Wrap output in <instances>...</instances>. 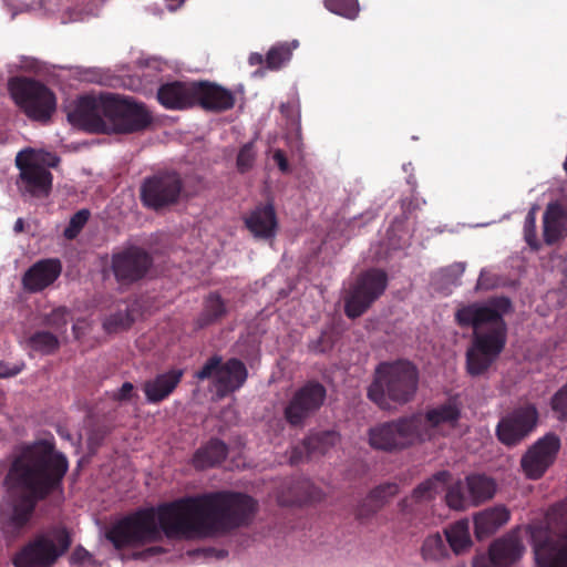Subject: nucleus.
Returning <instances> with one entry per match:
<instances>
[{
    "mask_svg": "<svg viewBox=\"0 0 567 567\" xmlns=\"http://www.w3.org/2000/svg\"><path fill=\"white\" fill-rule=\"evenodd\" d=\"M256 509V501L246 494L206 493L140 509L114 523L105 536L116 549L140 547L163 536L168 539L209 537L247 526Z\"/></svg>",
    "mask_w": 567,
    "mask_h": 567,
    "instance_id": "obj_1",
    "label": "nucleus"
},
{
    "mask_svg": "<svg viewBox=\"0 0 567 567\" xmlns=\"http://www.w3.org/2000/svg\"><path fill=\"white\" fill-rule=\"evenodd\" d=\"M69 468L64 454L48 441L22 450L13 460L6 477L10 513L7 533L13 537L30 522L37 503L55 492H62V481Z\"/></svg>",
    "mask_w": 567,
    "mask_h": 567,
    "instance_id": "obj_2",
    "label": "nucleus"
},
{
    "mask_svg": "<svg viewBox=\"0 0 567 567\" xmlns=\"http://www.w3.org/2000/svg\"><path fill=\"white\" fill-rule=\"evenodd\" d=\"M513 310L512 300L499 296L461 307L455 312L458 326L474 330L472 346L466 351V369L472 377L484 374L503 351L507 332L504 316Z\"/></svg>",
    "mask_w": 567,
    "mask_h": 567,
    "instance_id": "obj_3",
    "label": "nucleus"
},
{
    "mask_svg": "<svg viewBox=\"0 0 567 567\" xmlns=\"http://www.w3.org/2000/svg\"><path fill=\"white\" fill-rule=\"evenodd\" d=\"M419 371L405 360L381 363L368 388V398L381 410L390 411L396 405L411 402L417 391Z\"/></svg>",
    "mask_w": 567,
    "mask_h": 567,
    "instance_id": "obj_4",
    "label": "nucleus"
},
{
    "mask_svg": "<svg viewBox=\"0 0 567 567\" xmlns=\"http://www.w3.org/2000/svg\"><path fill=\"white\" fill-rule=\"evenodd\" d=\"M426 436L420 419L413 414L378 423L368 431L370 446L386 453H399L422 444Z\"/></svg>",
    "mask_w": 567,
    "mask_h": 567,
    "instance_id": "obj_5",
    "label": "nucleus"
},
{
    "mask_svg": "<svg viewBox=\"0 0 567 567\" xmlns=\"http://www.w3.org/2000/svg\"><path fill=\"white\" fill-rule=\"evenodd\" d=\"M8 89L16 104L31 120L47 122L55 111L54 93L37 80L16 76L9 80Z\"/></svg>",
    "mask_w": 567,
    "mask_h": 567,
    "instance_id": "obj_6",
    "label": "nucleus"
},
{
    "mask_svg": "<svg viewBox=\"0 0 567 567\" xmlns=\"http://www.w3.org/2000/svg\"><path fill=\"white\" fill-rule=\"evenodd\" d=\"M71 546L65 528L56 527L38 535L14 557V567H51Z\"/></svg>",
    "mask_w": 567,
    "mask_h": 567,
    "instance_id": "obj_7",
    "label": "nucleus"
},
{
    "mask_svg": "<svg viewBox=\"0 0 567 567\" xmlns=\"http://www.w3.org/2000/svg\"><path fill=\"white\" fill-rule=\"evenodd\" d=\"M388 274L379 268L360 272L349 287L344 298V312L348 318L362 316L385 291Z\"/></svg>",
    "mask_w": 567,
    "mask_h": 567,
    "instance_id": "obj_8",
    "label": "nucleus"
},
{
    "mask_svg": "<svg viewBox=\"0 0 567 567\" xmlns=\"http://www.w3.org/2000/svg\"><path fill=\"white\" fill-rule=\"evenodd\" d=\"M184 182L176 171H158L143 179L140 198L144 207L161 212L179 202Z\"/></svg>",
    "mask_w": 567,
    "mask_h": 567,
    "instance_id": "obj_9",
    "label": "nucleus"
},
{
    "mask_svg": "<svg viewBox=\"0 0 567 567\" xmlns=\"http://www.w3.org/2000/svg\"><path fill=\"white\" fill-rule=\"evenodd\" d=\"M19 169L17 186L23 198H47L52 190L53 176L44 165L37 159L33 148H24L16 156Z\"/></svg>",
    "mask_w": 567,
    "mask_h": 567,
    "instance_id": "obj_10",
    "label": "nucleus"
},
{
    "mask_svg": "<svg viewBox=\"0 0 567 567\" xmlns=\"http://www.w3.org/2000/svg\"><path fill=\"white\" fill-rule=\"evenodd\" d=\"M109 133L131 134L145 131L152 124V115L144 104L110 93Z\"/></svg>",
    "mask_w": 567,
    "mask_h": 567,
    "instance_id": "obj_11",
    "label": "nucleus"
},
{
    "mask_svg": "<svg viewBox=\"0 0 567 567\" xmlns=\"http://www.w3.org/2000/svg\"><path fill=\"white\" fill-rule=\"evenodd\" d=\"M326 398L327 390L320 382H307L288 400L284 409L285 420L292 427H303L321 409Z\"/></svg>",
    "mask_w": 567,
    "mask_h": 567,
    "instance_id": "obj_12",
    "label": "nucleus"
},
{
    "mask_svg": "<svg viewBox=\"0 0 567 567\" xmlns=\"http://www.w3.org/2000/svg\"><path fill=\"white\" fill-rule=\"evenodd\" d=\"M110 93L81 96L74 107L68 112V120L74 126L87 133H109Z\"/></svg>",
    "mask_w": 567,
    "mask_h": 567,
    "instance_id": "obj_13",
    "label": "nucleus"
},
{
    "mask_svg": "<svg viewBox=\"0 0 567 567\" xmlns=\"http://www.w3.org/2000/svg\"><path fill=\"white\" fill-rule=\"evenodd\" d=\"M538 412L534 404L526 403L501 419L496 426L497 439L507 446L522 442L536 426Z\"/></svg>",
    "mask_w": 567,
    "mask_h": 567,
    "instance_id": "obj_14",
    "label": "nucleus"
},
{
    "mask_svg": "<svg viewBox=\"0 0 567 567\" xmlns=\"http://www.w3.org/2000/svg\"><path fill=\"white\" fill-rule=\"evenodd\" d=\"M560 447L557 435L549 433L539 439L520 460V466L529 480L540 478L555 462Z\"/></svg>",
    "mask_w": 567,
    "mask_h": 567,
    "instance_id": "obj_15",
    "label": "nucleus"
},
{
    "mask_svg": "<svg viewBox=\"0 0 567 567\" xmlns=\"http://www.w3.org/2000/svg\"><path fill=\"white\" fill-rule=\"evenodd\" d=\"M560 540L553 539L546 530L533 533L536 561L542 567H567V520L560 529Z\"/></svg>",
    "mask_w": 567,
    "mask_h": 567,
    "instance_id": "obj_16",
    "label": "nucleus"
},
{
    "mask_svg": "<svg viewBox=\"0 0 567 567\" xmlns=\"http://www.w3.org/2000/svg\"><path fill=\"white\" fill-rule=\"evenodd\" d=\"M151 266L146 250H120L112 257L111 269L118 282L132 284L142 279Z\"/></svg>",
    "mask_w": 567,
    "mask_h": 567,
    "instance_id": "obj_17",
    "label": "nucleus"
},
{
    "mask_svg": "<svg viewBox=\"0 0 567 567\" xmlns=\"http://www.w3.org/2000/svg\"><path fill=\"white\" fill-rule=\"evenodd\" d=\"M236 97L230 90L209 81H196L195 106L209 112L221 113L231 110Z\"/></svg>",
    "mask_w": 567,
    "mask_h": 567,
    "instance_id": "obj_18",
    "label": "nucleus"
},
{
    "mask_svg": "<svg viewBox=\"0 0 567 567\" xmlns=\"http://www.w3.org/2000/svg\"><path fill=\"white\" fill-rule=\"evenodd\" d=\"M195 85L193 82L174 81L162 84L157 100L167 110H185L195 106Z\"/></svg>",
    "mask_w": 567,
    "mask_h": 567,
    "instance_id": "obj_19",
    "label": "nucleus"
},
{
    "mask_svg": "<svg viewBox=\"0 0 567 567\" xmlns=\"http://www.w3.org/2000/svg\"><path fill=\"white\" fill-rule=\"evenodd\" d=\"M413 416H417L426 432L424 442L432 441L436 434H439L441 426L449 425L454 427L461 416V411L456 403L447 402L436 408L430 409L423 415L421 413H414Z\"/></svg>",
    "mask_w": 567,
    "mask_h": 567,
    "instance_id": "obj_20",
    "label": "nucleus"
},
{
    "mask_svg": "<svg viewBox=\"0 0 567 567\" xmlns=\"http://www.w3.org/2000/svg\"><path fill=\"white\" fill-rule=\"evenodd\" d=\"M248 372L246 365L238 359L221 361L215 388L219 396H225L241 388L246 382Z\"/></svg>",
    "mask_w": 567,
    "mask_h": 567,
    "instance_id": "obj_21",
    "label": "nucleus"
},
{
    "mask_svg": "<svg viewBox=\"0 0 567 567\" xmlns=\"http://www.w3.org/2000/svg\"><path fill=\"white\" fill-rule=\"evenodd\" d=\"M61 264L58 259H45L34 264L23 276L25 289L41 291L59 277Z\"/></svg>",
    "mask_w": 567,
    "mask_h": 567,
    "instance_id": "obj_22",
    "label": "nucleus"
},
{
    "mask_svg": "<svg viewBox=\"0 0 567 567\" xmlns=\"http://www.w3.org/2000/svg\"><path fill=\"white\" fill-rule=\"evenodd\" d=\"M524 553V545L515 534H507L494 540L488 550V556L494 565L507 567L516 563Z\"/></svg>",
    "mask_w": 567,
    "mask_h": 567,
    "instance_id": "obj_23",
    "label": "nucleus"
},
{
    "mask_svg": "<svg viewBox=\"0 0 567 567\" xmlns=\"http://www.w3.org/2000/svg\"><path fill=\"white\" fill-rule=\"evenodd\" d=\"M247 229L257 238L269 239L277 227L276 212L271 204L256 206L246 217Z\"/></svg>",
    "mask_w": 567,
    "mask_h": 567,
    "instance_id": "obj_24",
    "label": "nucleus"
},
{
    "mask_svg": "<svg viewBox=\"0 0 567 567\" xmlns=\"http://www.w3.org/2000/svg\"><path fill=\"white\" fill-rule=\"evenodd\" d=\"M183 370L173 369L144 382L143 390L147 402L158 403L165 400L178 385Z\"/></svg>",
    "mask_w": 567,
    "mask_h": 567,
    "instance_id": "obj_25",
    "label": "nucleus"
},
{
    "mask_svg": "<svg viewBox=\"0 0 567 567\" xmlns=\"http://www.w3.org/2000/svg\"><path fill=\"white\" fill-rule=\"evenodd\" d=\"M511 517L509 511L504 505L486 508L474 516L475 534L482 539L494 534L505 525Z\"/></svg>",
    "mask_w": 567,
    "mask_h": 567,
    "instance_id": "obj_26",
    "label": "nucleus"
},
{
    "mask_svg": "<svg viewBox=\"0 0 567 567\" xmlns=\"http://www.w3.org/2000/svg\"><path fill=\"white\" fill-rule=\"evenodd\" d=\"M566 214L559 204L551 203L546 207L543 216V236L547 245L556 244L565 236Z\"/></svg>",
    "mask_w": 567,
    "mask_h": 567,
    "instance_id": "obj_27",
    "label": "nucleus"
},
{
    "mask_svg": "<svg viewBox=\"0 0 567 567\" xmlns=\"http://www.w3.org/2000/svg\"><path fill=\"white\" fill-rule=\"evenodd\" d=\"M227 454L228 446L218 439H212L195 452L192 463L196 470H206L221 464Z\"/></svg>",
    "mask_w": 567,
    "mask_h": 567,
    "instance_id": "obj_28",
    "label": "nucleus"
},
{
    "mask_svg": "<svg viewBox=\"0 0 567 567\" xmlns=\"http://www.w3.org/2000/svg\"><path fill=\"white\" fill-rule=\"evenodd\" d=\"M450 478L451 473L449 471H439L417 484L413 488L410 498L417 504L431 502L444 489Z\"/></svg>",
    "mask_w": 567,
    "mask_h": 567,
    "instance_id": "obj_29",
    "label": "nucleus"
},
{
    "mask_svg": "<svg viewBox=\"0 0 567 567\" xmlns=\"http://www.w3.org/2000/svg\"><path fill=\"white\" fill-rule=\"evenodd\" d=\"M468 499L476 506L493 498L496 493V483L493 478L483 475H470L465 480Z\"/></svg>",
    "mask_w": 567,
    "mask_h": 567,
    "instance_id": "obj_30",
    "label": "nucleus"
},
{
    "mask_svg": "<svg viewBox=\"0 0 567 567\" xmlns=\"http://www.w3.org/2000/svg\"><path fill=\"white\" fill-rule=\"evenodd\" d=\"M340 441L336 431H322L307 436L303 440V447L308 457L324 455Z\"/></svg>",
    "mask_w": 567,
    "mask_h": 567,
    "instance_id": "obj_31",
    "label": "nucleus"
},
{
    "mask_svg": "<svg viewBox=\"0 0 567 567\" xmlns=\"http://www.w3.org/2000/svg\"><path fill=\"white\" fill-rule=\"evenodd\" d=\"M445 535L450 547L455 554H461L472 544L467 520H458L454 523L445 530Z\"/></svg>",
    "mask_w": 567,
    "mask_h": 567,
    "instance_id": "obj_32",
    "label": "nucleus"
},
{
    "mask_svg": "<svg viewBox=\"0 0 567 567\" xmlns=\"http://www.w3.org/2000/svg\"><path fill=\"white\" fill-rule=\"evenodd\" d=\"M226 313V306L219 295L210 293L204 305V310L198 318V323L200 327L208 326L218 319H220Z\"/></svg>",
    "mask_w": 567,
    "mask_h": 567,
    "instance_id": "obj_33",
    "label": "nucleus"
},
{
    "mask_svg": "<svg viewBox=\"0 0 567 567\" xmlns=\"http://www.w3.org/2000/svg\"><path fill=\"white\" fill-rule=\"evenodd\" d=\"M421 554L425 560L437 561L447 557L449 550L443 537L436 533L425 538L421 548Z\"/></svg>",
    "mask_w": 567,
    "mask_h": 567,
    "instance_id": "obj_34",
    "label": "nucleus"
},
{
    "mask_svg": "<svg viewBox=\"0 0 567 567\" xmlns=\"http://www.w3.org/2000/svg\"><path fill=\"white\" fill-rule=\"evenodd\" d=\"M28 344L34 351L51 354L59 349L60 342L52 332L38 331L28 339Z\"/></svg>",
    "mask_w": 567,
    "mask_h": 567,
    "instance_id": "obj_35",
    "label": "nucleus"
},
{
    "mask_svg": "<svg viewBox=\"0 0 567 567\" xmlns=\"http://www.w3.org/2000/svg\"><path fill=\"white\" fill-rule=\"evenodd\" d=\"M400 492V485L395 482H385L375 486L368 498L377 505V508L383 507Z\"/></svg>",
    "mask_w": 567,
    "mask_h": 567,
    "instance_id": "obj_36",
    "label": "nucleus"
},
{
    "mask_svg": "<svg viewBox=\"0 0 567 567\" xmlns=\"http://www.w3.org/2000/svg\"><path fill=\"white\" fill-rule=\"evenodd\" d=\"M133 322L134 317L131 310L126 308L125 310H118L106 317L103 321V328L109 333H114L128 329Z\"/></svg>",
    "mask_w": 567,
    "mask_h": 567,
    "instance_id": "obj_37",
    "label": "nucleus"
},
{
    "mask_svg": "<svg viewBox=\"0 0 567 567\" xmlns=\"http://www.w3.org/2000/svg\"><path fill=\"white\" fill-rule=\"evenodd\" d=\"M70 310L66 307H58L44 315L43 323L55 332H64L69 322Z\"/></svg>",
    "mask_w": 567,
    "mask_h": 567,
    "instance_id": "obj_38",
    "label": "nucleus"
},
{
    "mask_svg": "<svg viewBox=\"0 0 567 567\" xmlns=\"http://www.w3.org/2000/svg\"><path fill=\"white\" fill-rule=\"evenodd\" d=\"M326 8L339 16L354 19L359 13L358 0H326Z\"/></svg>",
    "mask_w": 567,
    "mask_h": 567,
    "instance_id": "obj_39",
    "label": "nucleus"
},
{
    "mask_svg": "<svg viewBox=\"0 0 567 567\" xmlns=\"http://www.w3.org/2000/svg\"><path fill=\"white\" fill-rule=\"evenodd\" d=\"M507 284L508 280L506 278L493 272L489 269H482L475 286V290L487 291L499 287H505Z\"/></svg>",
    "mask_w": 567,
    "mask_h": 567,
    "instance_id": "obj_40",
    "label": "nucleus"
},
{
    "mask_svg": "<svg viewBox=\"0 0 567 567\" xmlns=\"http://www.w3.org/2000/svg\"><path fill=\"white\" fill-rule=\"evenodd\" d=\"M445 498L449 507L456 511H463L468 505H472L468 499V495L466 496L463 492V485L461 482L449 487Z\"/></svg>",
    "mask_w": 567,
    "mask_h": 567,
    "instance_id": "obj_41",
    "label": "nucleus"
},
{
    "mask_svg": "<svg viewBox=\"0 0 567 567\" xmlns=\"http://www.w3.org/2000/svg\"><path fill=\"white\" fill-rule=\"evenodd\" d=\"M291 56V50L287 44H279L272 47L266 55V64L269 69L277 70L285 62L289 61Z\"/></svg>",
    "mask_w": 567,
    "mask_h": 567,
    "instance_id": "obj_42",
    "label": "nucleus"
},
{
    "mask_svg": "<svg viewBox=\"0 0 567 567\" xmlns=\"http://www.w3.org/2000/svg\"><path fill=\"white\" fill-rule=\"evenodd\" d=\"M90 215V210L87 209L76 212L70 218L69 225L64 229V237L68 239H74L87 223Z\"/></svg>",
    "mask_w": 567,
    "mask_h": 567,
    "instance_id": "obj_43",
    "label": "nucleus"
},
{
    "mask_svg": "<svg viewBox=\"0 0 567 567\" xmlns=\"http://www.w3.org/2000/svg\"><path fill=\"white\" fill-rule=\"evenodd\" d=\"M221 361L223 359L220 355L210 357L195 373V378L199 381L212 380L213 384L215 385Z\"/></svg>",
    "mask_w": 567,
    "mask_h": 567,
    "instance_id": "obj_44",
    "label": "nucleus"
},
{
    "mask_svg": "<svg viewBox=\"0 0 567 567\" xmlns=\"http://www.w3.org/2000/svg\"><path fill=\"white\" fill-rule=\"evenodd\" d=\"M255 159H256V152H255L254 144L251 142L246 143L238 152L237 161H236L237 169L240 173L248 172L254 166Z\"/></svg>",
    "mask_w": 567,
    "mask_h": 567,
    "instance_id": "obj_45",
    "label": "nucleus"
},
{
    "mask_svg": "<svg viewBox=\"0 0 567 567\" xmlns=\"http://www.w3.org/2000/svg\"><path fill=\"white\" fill-rule=\"evenodd\" d=\"M524 237L529 248H539L537 245L536 238V212L535 208H532L526 217L524 223Z\"/></svg>",
    "mask_w": 567,
    "mask_h": 567,
    "instance_id": "obj_46",
    "label": "nucleus"
},
{
    "mask_svg": "<svg viewBox=\"0 0 567 567\" xmlns=\"http://www.w3.org/2000/svg\"><path fill=\"white\" fill-rule=\"evenodd\" d=\"M551 409L559 420H567V383L551 398Z\"/></svg>",
    "mask_w": 567,
    "mask_h": 567,
    "instance_id": "obj_47",
    "label": "nucleus"
},
{
    "mask_svg": "<svg viewBox=\"0 0 567 567\" xmlns=\"http://www.w3.org/2000/svg\"><path fill=\"white\" fill-rule=\"evenodd\" d=\"M134 386L131 382H124L122 386L113 392L112 398L116 401H127L131 399Z\"/></svg>",
    "mask_w": 567,
    "mask_h": 567,
    "instance_id": "obj_48",
    "label": "nucleus"
},
{
    "mask_svg": "<svg viewBox=\"0 0 567 567\" xmlns=\"http://www.w3.org/2000/svg\"><path fill=\"white\" fill-rule=\"evenodd\" d=\"M165 551H166L165 548H163L162 546H151V547H148V548H146L144 550L134 553L133 554V558L134 559L146 560L150 557L163 554Z\"/></svg>",
    "mask_w": 567,
    "mask_h": 567,
    "instance_id": "obj_49",
    "label": "nucleus"
},
{
    "mask_svg": "<svg viewBox=\"0 0 567 567\" xmlns=\"http://www.w3.org/2000/svg\"><path fill=\"white\" fill-rule=\"evenodd\" d=\"M280 112L291 122H295L299 117V110L295 102L282 103L280 105Z\"/></svg>",
    "mask_w": 567,
    "mask_h": 567,
    "instance_id": "obj_50",
    "label": "nucleus"
},
{
    "mask_svg": "<svg viewBox=\"0 0 567 567\" xmlns=\"http://www.w3.org/2000/svg\"><path fill=\"white\" fill-rule=\"evenodd\" d=\"M272 159L275 161L281 173L290 172L288 158L282 150H276L272 154Z\"/></svg>",
    "mask_w": 567,
    "mask_h": 567,
    "instance_id": "obj_51",
    "label": "nucleus"
},
{
    "mask_svg": "<svg viewBox=\"0 0 567 567\" xmlns=\"http://www.w3.org/2000/svg\"><path fill=\"white\" fill-rule=\"evenodd\" d=\"M420 206L421 204L419 198L414 196L401 200V208L405 218H408V215L411 214L413 210L419 209Z\"/></svg>",
    "mask_w": 567,
    "mask_h": 567,
    "instance_id": "obj_52",
    "label": "nucleus"
},
{
    "mask_svg": "<svg viewBox=\"0 0 567 567\" xmlns=\"http://www.w3.org/2000/svg\"><path fill=\"white\" fill-rule=\"evenodd\" d=\"M377 511H379V508H377V505L374 503L372 506L368 504H361L355 512V516L358 519L368 518L375 514Z\"/></svg>",
    "mask_w": 567,
    "mask_h": 567,
    "instance_id": "obj_53",
    "label": "nucleus"
},
{
    "mask_svg": "<svg viewBox=\"0 0 567 567\" xmlns=\"http://www.w3.org/2000/svg\"><path fill=\"white\" fill-rule=\"evenodd\" d=\"M303 458H309L306 454V450L303 447V442L300 445H297L292 449L291 455H290V463L291 464H298Z\"/></svg>",
    "mask_w": 567,
    "mask_h": 567,
    "instance_id": "obj_54",
    "label": "nucleus"
},
{
    "mask_svg": "<svg viewBox=\"0 0 567 567\" xmlns=\"http://www.w3.org/2000/svg\"><path fill=\"white\" fill-rule=\"evenodd\" d=\"M90 557V554L87 550H85L82 547H78L74 549V551L71 555V564H80L83 563L85 559Z\"/></svg>",
    "mask_w": 567,
    "mask_h": 567,
    "instance_id": "obj_55",
    "label": "nucleus"
},
{
    "mask_svg": "<svg viewBox=\"0 0 567 567\" xmlns=\"http://www.w3.org/2000/svg\"><path fill=\"white\" fill-rule=\"evenodd\" d=\"M20 372L19 368H10L7 363L0 361V378H8Z\"/></svg>",
    "mask_w": 567,
    "mask_h": 567,
    "instance_id": "obj_56",
    "label": "nucleus"
},
{
    "mask_svg": "<svg viewBox=\"0 0 567 567\" xmlns=\"http://www.w3.org/2000/svg\"><path fill=\"white\" fill-rule=\"evenodd\" d=\"M402 225H403V221L398 220V219H395L392 223V225L388 229V236H389L390 240H392L393 236L395 235L396 229H400ZM396 245H399V243L390 241V244H389V246H391L390 248H396L395 247Z\"/></svg>",
    "mask_w": 567,
    "mask_h": 567,
    "instance_id": "obj_57",
    "label": "nucleus"
},
{
    "mask_svg": "<svg viewBox=\"0 0 567 567\" xmlns=\"http://www.w3.org/2000/svg\"><path fill=\"white\" fill-rule=\"evenodd\" d=\"M473 567H498L497 565H494L488 557L480 556L474 559Z\"/></svg>",
    "mask_w": 567,
    "mask_h": 567,
    "instance_id": "obj_58",
    "label": "nucleus"
},
{
    "mask_svg": "<svg viewBox=\"0 0 567 567\" xmlns=\"http://www.w3.org/2000/svg\"><path fill=\"white\" fill-rule=\"evenodd\" d=\"M398 507L400 508L401 512L403 513H408L410 512V498L405 497V498H402L399 503H398Z\"/></svg>",
    "mask_w": 567,
    "mask_h": 567,
    "instance_id": "obj_59",
    "label": "nucleus"
},
{
    "mask_svg": "<svg viewBox=\"0 0 567 567\" xmlns=\"http://www.w3.org/2000/svg\"><path fill=\"white\" fill-rule=\"evenodd\" d=\"M264 62V56L259 53H251L249 56V63L251 65L261 64Z\"/></svg>",
    "mask_w": 567,
    "mask_h": 567,
    "instance_id": "obj_60",
    "label": "nucleus"
},
{
    "mask_svg": "<svg viewBox=\"0 0 567 567\" xmlns=\"http://www.w3.org/2000/svg\"><path fill=\"white\" fill-rule=\"evenodd\" d=\"M24 220L22 218H18L17 221L14 223V226H13V230L14 233H21L24 230Z\"/></svg>",
    "mask_w": 567,
    "mask_h": 567,
    "instance_id": "obj_61",
    "label": "nucleus"
},
{
    "mask_svg": "<svg viewBox=\"0 0 567 567\" xmlns=\"http://www.w3.org/2000/svg\"><path fill=\"white\" fill-rule=\"evenodd\" d=\"M309 498L311 501H319L321 498V492L317 488H312V492L309 494Z\"/></svg>",
    "mask_w": 567,
    "mask_h": 567,
    "instance_id": "obj_62",
    "label": "nucleus"
},
{
    "mask_svg": "<svg viewBox=\"0 0 567 567\" xmlns=\"http://www.w3.org/2000/svg\"><path fill=\"white\" fill-rule=\"evenodd\" d=\"M452 268L455 270V272L457 275H461V274H463L465 266H464V264H456V265L452 266Z\"/></svg>",
    "mask_w": 567,
    "mask_h": 567,
    "instance_id": "obj_63",
    "label": "nucleus"
},
{
    "mask_svg": "<svg viewBox=\"0 0 567 567\" xmlns=\"http://www.w3.org/2000/svg\"><path fill=\"white\" fill-rule=\"evenodd\" d=\"M60 435H61V436H65V437H68V439L70 437V434H66V433H63V432H60Z\"/></svg>",
    "mask_w": 567,
    "mask_h": 567,
    "instance_id": "obj_64",
    "label": "nucleus"
}]
</instances>
